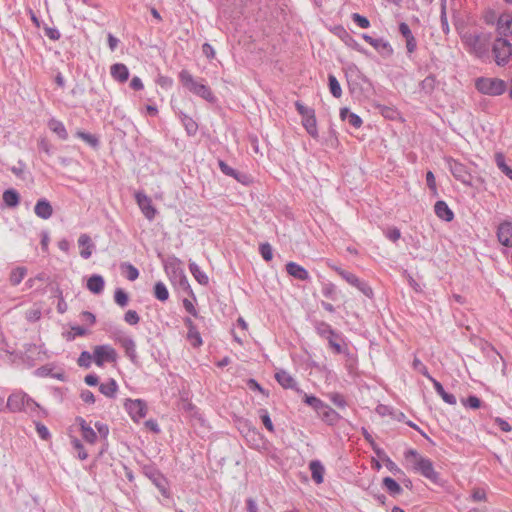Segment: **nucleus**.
Instances as JSON below:
<instances>
[{
	"instance_id": "nucleus-12",
	"label": "nucleus",
	"mask_w": 512,
	"mask_h": 512,
	"mask_svg": "<svg viewBox=\"0 0 512 512\" xmlns=\"http://www.w3.org/2000/svg\"><path fill=\"white\" fill-rule=\"evenodd\" d=\"M180 264V259L173 257L169 265L165 264V268L168 269L169 267H171L175 274L179 272V286L195 300V294L189 284L187 276L185 275L184 271L179 267Z\"/></svg>"
},
{
	"instance_id": "nucleus-44",
	"label": "nucleus",
	"mask_w": 512,
	"mask_h": 512,
	"mask_svg": "<svg viewBox=\"0 0 512 512\" xmlns=\"http://www.w3.org/2000/svg\"><path fill=\"white\" fill-rule=\"evenodd\" d=\"M303 402L312 407L316 413L323 408L324 402L314 395L304 394Z\"/></svg>"
},
{
	"instance_id": "nucleus-42",
	"label": "nucleus",
	"mask_w": 512,
	"mask_h": 512,
	"mask_svg": "<svg viewBox=\"0 0 512 512\" xmlns=\"http://www.w3.org/2000/svg\"><path fill=\"white\" fill-rule=\"evenodd\" d=\"M186 338L193 348H199L203 344L202 337L197 330V327L189 329Z\"/></svg>"
},
{
	"instance_id": "nucleus-62",
	"label": "nucleus",
	"mask_w": 512,
	"mask_h": 512,
	"mask_svg": "<svg viewBox=\"0 0 512 512\" xmlns=\"http://www.w3.org/2000/svg\"><path fill=\"white\" fill-rule=\"evenodd\" d=\"M426 183L429 189L432 191L433 195H437L436 180L432 171H428L426 173Z\"/></svg>"
},
{
	"instance_id": "nucleus-25",
	"label": "nucleus",
	"mask_w": 512,
	"mask_h": 512,
	"mask_svg": "<svg viewBox=\"0 0 512 512\" xmlns=\"http://www.w3.org/2000/svg\"><path fill=\"white\" fill-rule=\"evenodd\" d=\"M434 212L440 219L450 222L454 218L453 211L449 208L447 203L443 200H439L434 205Z\"/></svg>"
},
{
	"instance_id": "nucleus-17",
	"label": "nucleus",
	"mask_w": 512,
	"mask_h": 512,
	"mask_svg": "<svg viewBox=\"0 0 512 512\" xmlns=\"http://www.w3.org/2000/svg\"><path fill=\"white\" fill-rule=\"evenodd\" d=\"M497 32L500 37L512 35V15L501 14L497 20Z\"/></svg>"
},
{
	"instance_id": "nucleus-26",
	"label": "nucleus",
	"mask_w": 512,
	"mask_h": 512,
	"mask_svg": "<svg viewBox=\"0 0 512 512\" xmlns=\"http://www.w3.org/2000/svg\"><path fill=\"white\" fill-rule=\"evenodd\" d=\"M356 93L363 97H369L373 93V87L368 80L358 77L357 80H354V94Z\"/></svg>"
},
{
	"instance_id": "nucleus-21",
	"label": "nucleus",
	"mask_w": 512,
	"mask_h": 512,
	"mask_svg": "<svg viewBox=\"0 0 512 512\" xmlns=\"http://www.w3.org/2000/svg\"><path fill=\"white\" fill-rule=\"evenodd\" d=\"M34 212L39 218L47 220L52 216L53 208L46 198H40L35 204Z\"/></svg>"
},
{
	"instance_id": "nucleus-6",
	"label": "nucleus",
	"mask_w": 512,
	"mask_h": 512,
	"mask_svg": "<svg viewBox=\"0 0 512 512\" xmlns=\"http://www.w3.org/2000/svg\"><path fill=\"white\" fill-rule=\"evenodd\" d=\"M117 351L108 344L97 345L93 349V361L98 367H103L105 363L116 362Z\"/></svg>"
},
{
	"instance_id": "nucleus-37",
	"label": "nucleus",
	"mask_w": 512,
	"mask_h": 512,
	"mask_svg": "<svg viewBox=\"0 0 512 512\" xmlns=\"http://www.w3.org/2000/svg\"><path fill=\"white\" fill-rule=\"evenodd\" d=\"M181 123L184 126L185 131L189 136L196 135V133L198 131V124L193 118H191L190 116H188L186 114H183Z\"/></svg>"
},
{
	"instance_id": "nucleus-4",
	"label": "nucleus",
	"mask_w": 512,
	"mask_h": 512,
	"mask_svg": "<svg viewBox=\"0 0 512 512\" xmlns=\"http://www.w3.org/2000/svg\"><path fill=\"white\" fill-rule=\"evenodd\" d=\"M295 108L297 112L302 116V124L306 129L307 133L313 138H316L318 136V131L314 109L305 106L300 101L295 102Z\"/></svg>"
},
{
	"instance_id": "nucleus-64",
	"label": "nucleus",
	"mask_w": 512,
	"mask_h": 512,
	"mask_svg": "<svg viewBox=\"0 0 512 512\" xmlns=\"http://www.w3.org/2000/svg\"><path fill=\"white\" fill-rule=\"evenodd\" d=\"M44 31H45V35L53 41H57L61 37L59 30L56 28L46 26V27H44Z\"/></svg>"
},
{
	"instance_id": "nucleus-7",
	"label": "nucleus",
	"mask_w": 512,
	"mask_h": 512,
	"mask_svg": "<svg viewBox=\"0 0 512 512\" xmlns=\"http://www.w3.org/2000/svg\"><path fill=\"white\" fill-rule=\"evenodd\" d=\"M445 161L455 179L462 182L466 186H472V175L464 164L454 160L451 157L446 158Z\"/></svg>"
},
{
	"instance_id": "nucleus-16",
	"label": "nucleus",
	"mask_w": 512,
	"mask_h": 512,
	"mask_svg": "<svg viewBox=\"0 0 512 512\" xmlns=\"http://www.w3.org/2000/svg\"><path fill=\"white\" fill-rule=\"evenodd\" d=\"M497 237L502 245L512 247V222L501 223L497 229Z\"/></svg>"
},
{
	"instance_id": "nucleus-13",
	"label": "nucleus",
	"mask_w": 512,
	"mask_h": 512,
	"mask_svg": "<svg viewBox=\"0 0 512 512\" xmlns=\"http://www.w3.org/2000/svg\"><path fill=\"white\" fill-rule=\"evenodd\" d=\"M135 200L144 216L148 220H153L156 216L157 210L153 206L152 200L144 192H137L135 194Z\"/></svg>"
},
{
	"instance_id": "nucleus-43",
	"label": "nucleus",
	"mask_w": 512,
	"mask_h": 512,
	"mask_svg": "<svg viewBox=\"0 0 512 512\" xmlns=\"http://www.w3.org/2000/svg\"><path fill=\"white\" fill-rule=\"evenodd\" d=\"M495 161L497 167L512 180V169L506 164L505 157L502 153H496Z\"/></svg>"
},
{
	"instance_id": "nucleus-15",
	"label": "nucleus",
	"mask_w": 512,
	"mask_h": 512,
	"mask_svg": "<svg viewBox=\"0 0 512 512\" xmlns=\"http://www.w3.org/2000/svg\"><path fill=\"white\" fill-rule=\"evenodd\" d=\"M362 37L383 56L389 57L392 55L393 49L387 41L383 40L382 38L374 39L367 34H363Z\"/></svg>"
},
{
	"instance_id": "nucleus-63",
	"label": "nucleus",
	"mask_w": 512,
	"mask_h": 512,
	"mask_svg": "<svg viewBox=\"0 0 512 512\" xmlns=\"http://www.w3.org/2000/svg\"><path fill=\"white\" fill-rule=\"evenodd\" d=\"M52 367L50 365H43L34 371V375L38 377L52 376Z\"/></svg>"
},
{
	"instance_id": "nucleus-38",
	"label": "nucleus",
	"mask_w": 512,
	"mask_h": 512,
	"mask_svg": "<svg viewBox=\"0 0 512 512\" xmlns=\"http://www.w3.org/2000/svg\"><path fill=\"white\" fill-rule=\"evenodd\" d=\"M383 486L387 489L390 495H399L402 493V487L391 477H385L383 479Z\"/></svg>"
},
{
	"instance_id": "nucleus-51",
	"label": "nucleus",
	"mask_w": 512,
	"mask_h": 512,
	"mask_svg": "<svg viewBox=\"0 0 512 512\" xmlns=\"http://www.w3.org/2000/svg\"><path fill=\"white\" fill-rule=\"evenodd\" d=\"M82 438L85 442L88 444H94L96 443L98 439L97 433L94 431V429L89 426L85 428L83 431H81Z\"/></svg>"
},
{
	"instance_id": "nucleus-19",
	"label": "nucleus",
	"mask_w": 512,
	"mask_h": 512,
	"mask_svg": "<svg viewBox=\"0 0 512 512\" xmlns=\"http://www.w3.org/2000/svg\"><path fill=\"white\" fill-rule=\"evenodd\" d=\"M24 392H15L9 395L6 407L11 412H20L24 409Z\"/></svg>"
},
{
	"instance_id": "nucleus-56",
	"label": "nucleus",
	"mask_w": 512,
	"mask_h": 512,
	"mask_svg": "<svg viewBox=\"0 0 512 512\" xmlns=\"http://www.w3.org/2000/svg\"><path fill=\"white\" fill-rule=\"evenodd\" d=\"M94 426H95V428H96V430H97V432L99 434L100 439L102 441L106 442V440L108 438V435H109V427H108V425L105 424V423L97 421Z\"/></svg>"
},
{
	"instance_id": "nucleus-50",
	"label": "nucleus",
	"mask_w": 512,
	"mask_h": 512,
	"mask_svg": "<svg viewBox=\"0 0 512 512\" xmlns=\"http://www.w3.org/2000/svg\"><path fill=\"white\" fill-rule=\"evenodd\" d=\"M71 444L72 447L78 451V458L80 460H86L88 458V453L86 452V450L84 449V445L78 438L72 437Z\"/></svg>"
},
{
	"instance_id": "nucleus-10",
	"label": "nucleus",
	"mask_w": 512,
	"mask_h": 512,
	"mask_svg": "<svg viewBox=\"0 0 512 512\" xmlns=\"http://www.w3.org/2000/svg\"><path fill=\"white\" fill-rule=\"evenodd\" d=\"M354 288H356L361 293V302L363 304L364 310L369 311L375 307L373 300V290L372 288L364 281H361L358 278L354 277Z\"/></svg>"
},
{
	"instance_id": "nucleus-35",
	"label": "nucleus",
	"mask_w": 512,
	"mask_h": 512,
	"mask_svg": "<svg viewBox=\"0 0 512 512\" xmlns=\"http://www.w3.org/2000/svg\"><path fill=\"white\" fill-rule=\"evenodd\" d=\"M245 433V437L250 441H256L257 439H261V434L258 432V430L252 426L251 422L249 420H245L242 425L241 432Z\"/></svg>"
},
{
	"instance_id": "nucleus-53",
	"label": "nucleus",
	"mask_w": 512,
	"mask_h": 512,
	"mask_svg": "<svg viewBox=\"0 0 512 512\" xmlns=\"http://www.w3.org/2000/svg\"><path fill=\"white\" fill-rule=\"evenodd\" d=\"M412 367L418 371L419 373H421L423 376H425L427 379L429 380H433V377L430 375V373L428 372L426 366L417 358L415 357L413 362H412Z\"/></svg>"
},
{
	"instance_id": "nucleus-41",
	"label": "nucleus",
	"mask_w": 512,
	"mask_h": 512,
	"mask_svg": "<svg viewBox=\"0 0 512 512\" xmlns=\"http://www.w3.org/2000/svg\"><path fill=\"white\" fill-rule=\"evenodd\" d=\"M113 298L114 302L122 308L128 305L129 295L123 288H116Z\"/></svg>"
},
{
	"instance_id": "nucleus-31",
	"label": "nucleus",
	"mask_w": 512,
	"mask_h": 512,
	"mask_svg": "<svg viewBox=\"0 0 512 512\" xmlns=\"http://www.w3.org/2000/svg\"><path fill=\"white\" fill-rule=\"evenodd\" d=\"M48 127L57 134L60 139L66 140L68 138V133L63 122L53 118L48 122Z\"/></svg>"
},
{
	"instance_id": "nucleus-1",
	"label": "nucleus",
	"mask_w": 512,
	"mask_h": 512,
	"mask_svg": "<svg viewBox=\"0 0 512 512\" xmlns=\"http://www.w3.org/2000/svg\"><path fill=\"white\" fill-rule=\"evenodd\" d=\"M179 80L182 83V85L191 93L203 98L209 103L214 104L217 102V98L213 94L210 87L202 82L196 81L189 71L185 69L180 71Z\"/></svg>"
},
{
	"instance_id": "nucleus-28",
	"label": "nucleus",
	"mask_w": 512,
	"mask_h": 512,
	"mask_svg": "<svg viewBox=\"0 0 512 512\" xmlns=\"http://www.w3.org/2000/svg\"><path fill=\"white\" fill-rule=\"evenodd\" d=\"M317 414L329 425H333L339 418V414L326 403L323 404V408Z\"/></svg>"
},
{
	"instance_id": "nucleus-14",
	"label": "nucleus",
	"mask_w": 512,
	"mask_h": 512,
	"mask_svg": "<svg viewBox=\"0 0 512 512\" xmlns=\"http://www.w3.org/2000/svg\"><path fill=\"white\" fill-rule=\"evenodd\" d=\"M465 42L473 49L477 55H482L487 50L488 37L483 34H466Z\"/></svg>"
},
{
	"instance_id": "nucleus-47",
	"label": "nucleus",
	"mask_w": 512,
	"mask_h": 512,
	"mask_svg": "<svg viewBox=\"0 0 512 512\" xmlns=\"http://www.w3.org/2000/svg\"><path fill=\"white\" fill-rule=\"evenodd\" d=\"M259 253L266 262H270L273 259V248L268 242L259 245Z\"/></svg>"
},
{
	"instance_id": "nucleus-36",
	"label": "nucleus",
	"mask_w": 512,
	"mask_h": 512,
	"mask_svg": "<svg viewBox=\"0 0 512 512\" xmlns=\"http://www.w3.org/2000/svg\"><path fill=\"white\" fill-rule=\"evenodd\" d=\"M120 269L130 281H135L139 277V270L129 262L121 263Z\"/></svg>"
},
{
	"instance_id": "nucleus-58",
	"label": "nucleus",
	"mask_w": 512,
	"mask_h": 512,
	"mask_svg": "<svg viewBox=\"0 0 512 512\" xmlns=\"http://www.w3.org/2000/svg\"><path fill=\"white\" fill-rule=\"evenodd\" d=\"M38 408H40L39 404L25 393L24 409L22 411H35Z\"/></svg>"
},
{
	"instance_id": "nucleus-5",
	"label": "nucleus",
	"mask_w": 512,
	"mask_h": 512,
	"mask_svg": "<svg viewBox=\"0 0 512 512\" xmlns=\"http://www.w3.org/2000/svg\"><path fill=\"white\" fill-rule=\"evenodd\" d=\"M492 52L497 65L505 66L512 55V44L507 39L498 37L494 41Z\"/></svg>"
},
{
	"instance_id": "nucleus-24",
	"label": "nucleus",
	"mask_w": 512,
	"mask_h": 512,
	"mask_svg": "<svg viewBox=\"0 0 512 512\" xmlns=\"http://www.w3.org/2000/svg\"><path fill=\"white\" fill-rule=\"evenodd\" d=\"M5 207L13 209L20 204V194L14 188H8L3 192L2 195Z\"/></svg>"
},
{
	"instance_id": "nucleus-2",
	"label": "nucleus",
	"mask_w": 512,
	"mask_h": 512,
	"mask_svg": "<svg viewBox=\"0 0 512 512\" xmlns=\"http://www.w3.org/2000/svg\"><path fill=\"white\" fill-rule=\"evenodd\" d=\"M142 474L147 477L153 485L159 490L164 498L171 497L169 481L166 476L159 470L154 463H147L141 465Z\"/></svg>"
},
{
	"instance_id": "nucleus-45",
	"label": "nucleus",
	"mask_w": 512,
	"mask_h": 512,
	"mask_svg": "<svg viewBox=\"0 0 512 512\" xmlns=\"http://www.w3.org/2000/svg\"><path fill=\"white\" fill-rule=\"evenodd\" d=\"M422 91L426 94H431L436 87V78L434 75H428L424 80L420 83Z\"/></svg>"
},
{
	"instance_id": "nucleus-11",
	"label": "nucleus",
	"mask_w": 512,
	"mask_h": 512,
	"mask_svg": "<svg viewBox=\"0 0 512 512\" xmlns=\"http://www.w3.org/2000/svg\"><path fill=\"white\" fill-rule=\"evenodd\" d=\"M114 338H115L116 342L119 343L122 346V348L125 350L127 357H129V359L133 363H136L137 353H136L135 341L131 337L126 336L120 330H118L114 334Z\"/></svg>"
},
{
	"instance_id": "nucleus-57",
	"label": "nucleus",
	"mask_w": 512,
	"mask_h": 512,
	"mask_svg": "<svg viewBox=\"0 0 512 512\" xmlns=\"http://www.w3.org/2000/svg\"><path fill=\"white\" fill-rule=\"evenodd\" d=\"M218 166L219 169L223 174L230 177H236L237 176V170L230 167L224 160L219 159L218 160Z\"/></svg>"
},
{
	"instance_id": "nucleus-29",
	"label": "nucleus",
	"mask_w": 512,
	"mask_h": 512,
	"mask_svg": "<svg viewBox=\"0 0 512 512\" xmlns=\"http://www.w3.org/2000/svg\"><path fill=\"white\" fill-rule=\"evenodd\" d=\"M99 391L108 398H115L118 391V384L115 379L109 378L107 382L99 385Z\"/></svg>"
},
{
	"instance_id": "nucleus-40",
	"label": "nucleus",
	"mask_w": 512,
	"mask_h": 512,
	"mask_svg": "<svg viewBox=\"0 0 512 512\" xmlns=\"http://www.w3.org/2000/svg\"><path fill=\"white\" fill-rule=\"evenodd\" d=\"M328 87L333 97L339 98L342 95V89L336 76L333 74L328 75Z\"/></svg>"
},
{
	"instance_id": "nucleus-33",
	"label": "nucleus",
	"mask_w": 512,
	"mask_h": 512,
	"mask_svg": "<svg viewBox=\"0 0 512 512\" xmlns=\"http://www.w3.org/2000/svg\"><path fill=\"white\" fill-rule=\"evenodd\" d=\"M75 136L82 139L84 142H86L90 147L93 149H98L100 146V140L99 138L91 133L84 132L81 130H77L75 133Z\"/></svg>"
},
{
	"instance_id": "nucleus-27",
	"label": "nucleus",
	"mask_w": 512,
	"mask_h": 512,
	"mask_svg": "<svg viewBox=\"0 0 512 512\" xmlns=\"http://www.w3.org/2000/svg\"><path fill=\"white\" fill-rule=\"evenodd\" d=\"M309 469L311 471V477L316 484H321L324 480V466L319 460H312L309 463Z\"/></svg>"
},
{
	"instance_id": "nucleus-22",
	"label": "nucleus",
	"mask_w": 512,
	"mask_h": 512,
	"mask_svg": "<svg viewBox=\"0 0 512 512\" xmlns=\"http://www.w3.org/2000/svg\"><path fill=\"white\" fill-rule=\"evenodd\" d=\"M86 286L91 293L99 295L104 290L105 280L103 276L99 274H93L88 278Z\"/></svg>"
},
{
	"instance_id": "nucleus-39",
	"label": "nucleus",
	"mask_w": 512,
	"mask_h": 512,
	"mask_svg": "<svg viewBox=\"0 0 512 512\" xmlns=\"http://www.w3.org/2000/svg\"><path fill=\"white\" fill-rule=\"evenodd\" d=\"M27 273V269L25 267H17L13 269L10 273L9 281L11 285L17 286L21 283Z\"/></svg>"
},
{
	"instance_id": "nucleus-52",
	"label": "nucleus",
	"mask_w": 512,
	"mask_h": 512,
	"mask_svg": "<svg viewBox=\"0 0 512 512\" xmlns=\"http://www.w3.org/2000/svg\"><path fill=\"white\" fill-rule=\"evenodd\" d=\"M462 404L471 409H479L482 407V401L475 395H470L466 399H462Z\"/></svg>"
},
{
	"instance_id": "nucleus-59",
	"label": "nucleus",
	"mask_w": 512,
	"mask_h": 512,
	"mask_svg": "<svg viewBox=\"0 0 512 512\" xmlns=\"http://www.w3.org/2000/svg\"><path fill=\"white\" fill-rule=\"evenodd\" d=\"M124 320L130 325H136L140 321V317L135 310H128L124 314Z\"/></svg>"
},
{
	"instance_id": "nucleus-54",
	"label": "nucleus",
	"mask_w": 512,
	"mask_h": 512,
	"mask_svg": "<svg viewBox=\"0 0 512 512\" xmlns=\"http://www.w3.org/2000/svg\"><path fill=\"white\" fill-rule=\"evenodd\" d=\"M440 20H441L442 30L445 34H447L449 32V25H448V19H447V14H446V0H441Z\"/></svg>"
},
{
	"instance_id": "nucleus-61",
	"label": "nucleus",
	"mask_w": 512,
	"mask_h": 512,
	"mask_svg": "<svg viewBox=\"0 0 512 512\" xmlns=\"http://www.w3.org/2000/svg\"><path fill=\"white\" fill-rule=\"evenodd\" d=\"M36 431L38 433V436L42 440H48L51 437V434H50L48 428L40 422L36 423Z\"/></svg>"
},
{
	"instance_id": "nucleus-55",
	"label": "nucleus",
	"mask_w": 512,
	"mask_h": 512,
	"mask_svg": "<svg viewBox=\"0 0 512 512\" xmlns=\"http://www.w3.org/2000/svg\"><path fill=\"white\" fill-rule=\"evenodd\" d=\"M336 286L332 283H324L322 287V294L331 300L336 299Z\"/></svg>"
},
{
	"instance_id": "nucleus-32",
	"label": "nucleus",
	"mask_w": 512,
	"mask_h": 512,
	"mask_svg": "<svg viewBox=\"0 0 512 512\" xmlns=\"http://www.w3.org/2000/svg\"><path fill=\"white\" fill-rule=\"evenodd\" d=\"M189 270L199 284L207 285L209 283L208 276L201 271L200 267L195 262H189Z\"/></svg>"
},
{
	"instance_id": "nucleus-8",
	"label": "nucleus",
	"mask_w": 512,
	"mask_h": 512,
	"mask_svg": "<svg viewBox=\"0 0 512 512\" xmlns=\"http://www.w3.org/2000/svg\"><path fill=\"white\" fill-rule=\"evenodd\" d=\"M413 468L433 483H440L439 473L434 470L433 463L430 459L424 457L418 458V460L414 461Z\"/></svg>"
},
{
	"instance_id": "nucleus-34",
	"label": "nucleus",
	"mask_w": 512,
	"mask_h": 512,
	"mask_svg": "<svg viewBox=\"0 0 512 512\" xmlns=\"http://www.w3.org/2000/svg\"><path fill=\"white\" fill-rule=\"evenodd\" d=\"M153 295L157 300L161 302H165L169 299V291L162 281H157L154 284Z\"/></svg>"
},
{
	"instance_id": "nucleus-30",
	"label": "nucleus",
	"mask_w": 512,
	"mask_h": 512,
	"mask_svg": "<svg viewBox=\"0 0 512 512\" xmlns=\"http://www.w3.org/2000/svg\"><path fill=\"white\" fill-rule=\"evenodd\" d=\"M436 390V392L441 396V398L450 405H455L457 400L456 397L453 394L447 393L442 384L437 381L435 378L433 380H430Z\"/></svg>"
},
{
	"instance_id": "nucleus-49",
	"label": "nucleus",
	"mask_w": 512,
	"mask_h": 512,
	"mask_svg": "<svg viewBox=\"0 0 512 512\" xmlns=\"http://www.w3.org/2000/svg\"><path fill=\"white\" fill-rule=\"evenodd\" d=\"M316 330L319 335L322 337H325L327 339H330L335 335L334 331L332 330L331 326L325 322H320L316 325Z\"/></svg>"
},
{
	"instance_id": "nucleus-9",
	"label": "nucleus",
	"mask_w": 512,
	"mask_h": 512,
	"mask_svg": "<svg viewBox=\"0 0 512 512\" xmlns=\"http://www.w3.org/2000/svg\"><path fill=\"white\" fill-rule=\"evenodd\" d=\"M124 407L134 422H139L147 414V404L142 399H126Z\"/></svg>"
},
{
	"instance_id": "nucleus-20",
	"label": "nucleus",
	"mask_w": 512,
	"mask_h": 512,
	"mask_svg": "<svg viewBox=\"0 0 512 512\" xmlns=\"http://www.w3.org/2000/svg\"><path fill=\"white\" fill-rule=\"evenodd\" d=\"M275 379L284 389H293L297 392L300 391L295 379L285 370L277 371L275 373Z\"/></svg>"
},
{
	"instance_id": "nucleus-23",
	"label": "nucleus",
	"mask_w": 512,
	"mask_h": 512,
	"mask_svg": "<svg viewBox=\"0 0 512 512\" xmlns=\"http://www.w3.org/2000/svg\"><path fill=\"white\" fill-rule=\"evenodd\" d=\"M110 73L114 80L124 83L129 78V70L123 63H115L110 67Z\"/></svg>"
},
{
	"instance_id": "nucleus-18",
	"label": "nucleus",
	"mask_w": 512,
	"mask_h": 512,
	"mask_svg": "<svg viewBox=\"0 0 512 512\" xmlns=\"http://www.w3.org/2000/svg\"><path fill=\"white\" fill-rule=\"evenodd\" d=\"M285 268L287 274L297 280L306 281L309 279L308 271L303 266L297 264L296 262H288Z\"/></svg>"
},
{
	"instance_id": "nucleus-46",
	"label": "nucleus",
	"mask_w": 512,
	"mask_h": 512,
	"mask_svg": "<svg viewBox=\"0 0 512 512\" xmlns=\"http://www.w3.org/2000/svg\"><path fill=\"white\" fill-rule=\"evenodd\" d=\"M258 416L259 418L261 419L263 425L265 426V428L269 431V432H274V425H273V422L270 418V415L267 411V409H264V408H260L258 410Z\"/></svg>"
},
{
	"instance_id": "nucleus-60",
	"label": "nucleus",
	"mask_w": 512,
	"mask_h": 512,
	"mask_svg": "<svg viewBox=\"0 0 512 512\" xmlns=\"http://www.w3.org/2000/svg\"><path fill=\"white\" fill-rule=\"evenodd\" d=\"M247 386L252 391H258L264 396H268V392L253 378L247 380Z\"/></svg>"
},
{
	"instance_id": "nucleus-48",
	"label": "nucleus",
	"mask_w": 512,
	"mask_h": 512,
	"mask_svg": "<svg viewBox=\"0 0 512 512\" xmlns=\"http://www.w3.org/2000/svg\"><path fill=\"white\" fill-rule=\"evenodd\" d=\"M93 361V354H91L89 351H82L77 359V364L80 367L88 369L91 366V363Z\"/></svg>"
},
{
	"instance_id": "nucleus-3",
	"label": "nucleus",
	"mask_w": 512,
	"mask_h": 512,
	"mask_svg": "<svg viewBox=\"0 0 512 512\" xmlns=\"http://www.w3.org/2000/svg\"><path fill=\"white\" fill-rule=\"evenodd\" d=\"M475 87L482 94L499 96L505 92L506 83L498 78L480 77L476 79Z\"/></svg>"
}]
</instances>
